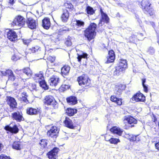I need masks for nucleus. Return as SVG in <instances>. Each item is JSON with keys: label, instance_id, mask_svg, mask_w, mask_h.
<instances>
[{"label": "nucleus", "instance_id": "obj_51", "mask_svg": "<svg viewBox=\"0 0 159 159\" xmlns=\"http://www.w3.org/2000/svg\"><path fill=\"white\" fill-rule=\"evenodd\" d=\"M66 7L69 9H71L73 8V5L71 3H66L65 4Z\"/></svg>", "mask_w": 159, "mask_h": 159}, {"label": "nucleus", "instance_id": "obj_21", "mask_svg": "<svg viewBox=\"0 0 159 159\" xmlns=\"http://www.w3.org/2000/svg\"><path fill=\"white\" fill-rule=\"evenodd\" d=\"M125 88V86L121 84L116 85L115 91V93L117 95H120Z\"/></svg>", "mask_w": 159, "mask_h": 159}, {"label": "nucleus", "instance_id": "obj_64", "mask_svg": "<svg viewBox=\"0 0 159 159\" xmlns=\"http://www.w3.org/2000/svg\"><path fill=\"white\" fill-rule=\"evenodd\" d=\"M139 35L142 36H143V34L142 33H140L139 34Z\"/></svg>", "mask_w": 159, "mask_h": 159}, {"label": "nucleus", "instance_id": "obj_9", "mask_svg": "<svg viewBox=\"0 0 159 159\" xmlns=\"http://www.w3.org/2000/svg\"><path fill=\"white\" fill-rule=\"evenodd\" d=\"M58 150V148H55L52 150L48 152L47 155L49 159H56Z\"/></svg>", "mask_w": 159, "mask_h": 159}, {"label": "nucleus", "instance_id": "obj_45", "mask_svg": "<svg viewBox=\"0 0 159 159\" xmlns=\"http://www.w3.org/2000/svg\"><path fill=\"white\" fill-rule=\"evenodd\" d=\"M40 144L42 147H45L47 146V143L45 140L42 139L41 140Z\"/></svg>", "mask_w": 159, "mask_h": 159}, {"label": "nucleus", "instance_id": "obj_1", "mask_svg": "<svg viewBox=\"0 0 159 159\" xmlns=\"http://www.w3.org/2000/svg\"><path fill=\"white\" fill-rule=\"evenodd\" d=\"M97 25L94 23H91L89 27L84 31V35L90 41L93 39L96 35L95 31Z\"/></svg>", "mask_w": 159, "mask_h": 159}, {"label": "nucleus", "instance_id": "obj_40", "mask_svg": "<svg viewBox=\"0 0 159 159\" xmlns=\"http://www.w3.org/2000/svg\"><path fill=\"white\" fill-rule=\"evenodd\" d=\"M88 54L86 53H83L82 54L79 55L78 54V56L77 57L78 60L79 62L81 61V60L82 58L87 59V57Z\"/></svg>", "mask_w": 159, "mask_h": 159}, {"label": "nucleus", "instance_id": "obj_33", "mask_svg": "<svg viewBox=\"0 0 159 159\" xmlns=\"http://www.w3.org/2000/svg\"><path fill=\"white\" fill-rule=\"evenodd\" d=\"M29 50V52L30 53L37 52L40 51V48L39 46H36L30 48Z\"/></svg>", "mask_w": 159, "mask_h": 159}, {"label": "nucleus", "instance_id": "obj_11", "mask_svg": "<svg viewBox=\"0 0 159 159\" xmlns=\"http://www.w3.org/2000/svg\"><path fill=\"white\" fill-rule=\"evenodd\" d=\"M7 38L11 41H15L17 40V35L15 32L13 30H10L7 33Z\"/></svg>", "mask_w": 159, "mask_h": 159}, {"label": "nucleus", "instance_id": "obj_23", "mask_svg": "<svg viewBox=\"0 0 159 159\" xmlns=\"http://www.w3.org/2000/svg\"><path fill=\"white\" fill-rule=\"evenodd\" d=\"M64 122L66 127L71 129L74 128L75 126L73 125V122L70 118L66 117Z\"/></svg>", "mask_w": 159, "mask_h": 159}, {"label": "nucleus", "instance_id": "obj_4", "mask_svg": "<svg viewBox=\"0 0 159 159\" xmlns=\"http://www.w3.org/2000/svg\"><path fill=\"white\" fill-rule=\"evenodd\" d=\"M151 4L148 0H143L142 2V8L144 12L146 14H148L150 16L153 15L154 11L151 7Z\"/></svg>", "mask_w": 159, "mask_h": 159}, {"label": "nucleus", "instance_id": "obj_39", "mask_svg": "<svg viewBox=\"0 0 159 159\" xmlns=\"http://www.w3.org/2000/svg\"><path fill=\"white\" fill-rule=\"evenodd\" d=\"M25 79H22L21 78H19L18 80V83H14V85L15 86H16L19 85L20 84H24L25 83Z\"/></svg>", "mask_w": 159, "mask_h": 159}, {"label": "nucleus", "instance_id": "obj_56", "mask_svg": "<svg viewBox=\"0 0 159 159\" xmlns=\"http://www.w3.org/2000/svg\"><path fill=\"white\" fill-rule=\"evenodd\" d=\"M16 0H9V2L10 4L12 5L14 3Z\"/></svg>", "mask_w": 159, "mask_h": 159}, {"label": "nucleus", "instance_id": "obj_35", "mask_svg": "<svg viewBox=\"0 0 159 159\" xmlns=\"http://www.w3.org/2000/svg\"><path fill=\"white\" fill-rule=\"evenodd\" d=\"M12 147L16 150H20L21 148L20 142L19 141L15 142L12 145Z\"/></svg>", "mask_w": 159, "mask_h": 159}, {"label": "nucleus", "instance_id": "obj_26", "mask_svg": "<svg viewBox=\"0 0 159 159\" xmlns=\"http://www.w3.org/2000/svg\"><path fill=\"white\" fill-rule=\"evenodd\" d=\"M67 102L69 104L74 105L77 102V100L76 97L70 96L66 99Z\"/></svg>", "mask_w": 159, "mask_h": 159}, {"label": "nucleus", "instance_id": "obj_61", "mask_svg": "<svg viewBox=\"0 0 159 159\" xmlns=\"http://www.w3.org/2000/svg\"><path fill=\"white\" fill-rule=\"evenodd\" d=\"M150 24L152 25V27L154 28L155 26V24L153 22H150Z\"/></svg>", "mask_w": 159, "mask_h": 159}, {"label": "nucleus", "instance_id": "obj_18", "mask_svg": "<svg viewBox=\"0 0 159 159\" xmlns=\"http://www.w3.org/2000/svg\"><path fill=\"white\" fill-rule=\"evenodd\" d=\"M4 129L7 130L10 132L11 133L16 134L18 132L19 129L16 125H14L13 127H11L9 125L6 126Z\"/></svg>", "mask_w": 159, "mask_h": 159}, {"label": "nucleus", "instance_id": "obj_49", "mask_svg": "<svg viewBox=\"0 0 159 159\" xmlns=\"http://www.w3.org/2000/svg\"><path fill=\"white\" fill-rule=\"evenodd\" d=\"M22 41L24 43L25 45H28L29 43H30L31 41V40L30 39H22Z\"/></svg>", "mask_w": 159, "mask_h": 159}, {"label": "nucleus", "instance_id": "obj_32", "mask_svg": "<svg viewBox=\"0 0 159 159\" xmlns=\"http://www.w3.org/2000/svg\"><path fill=\"white\" fill-rule=\"evenodd\" d=\"M101 13L102 14V21L107 23L109 20V18L107 15L102 11Z\"/></svg>", "mask_w": 159, "mask_h": 159}, {"label": "nucleus", "instance_id": "obj_53", "mask_svg": "<svg viewBox=\"0 0 159 159\" xmlns=\"http://www.w3.org/2000/svg\"><path fill=\"white\" fill-rule=\"evenodd\" d=\"M155 146L156 149L159 151V140L155 143Z\"/></svg>", "mask_w": 159, "mask_h": 159}, {"label": "nucleus", "instance_id": "obj_42", "mask_svg": "<svg viewBox=\"0 0 159 159\" xmlns=\"http://www.w3.org/2000/svg\"><path fill=\"white\" fill-rule=\"evenodd\" d=\"M70 86L68 85L62 84L60 88L61 91H64L68 89Z\"/></svg>", "mask_w": 159, "mask_h": 159}, {"label": "nucleus", "instance_id": "obj_7", "mask_svg": "<svg viewBox=\"0 0 159 159\" xmlns=\"http://www.w3.org/2000/svg\"><path fill=\"white\" fill-rule=\"evenodd\" d=\"M123 122L125 124L128 123L129 124L133 125L136 124L137 121L136 119L131 116H126L123 118Z\"/></svg>", "mask_w": 159, "mask_h": 159}, {"label": "nucleus", "instance_id": "obj_36", "mask_svg": "<svg viewBox=\"0 0 159 159\" xmlns=\"http://www.w3.org/2000/svg\"><path fill=\"white\" fill-rule=\"evenodd\" d=\"M23 72L28 77H30L32 75V71L28 67L24 68L23 70Z\"/></svg>", "mask_w": 159, "mask_h": 159}, {"label": "nucleus", "instance_id": "obj_63", "mask_svg": "<svg viewBox=\"0 0 159 159\" xmlns=\"http://www.w3.org/2000/svg\"><path fill=\"white\" fill-rule=\"evenodd\" d=\"M2 144L0 143V151L1 150L2 148Z\"/></svg>", "mask_w": 159, "mask_h": 159}, {"label": "nucleus", "instance_id": "obj_54", "mask_svg": "<svg viewBox=\"0 0 159 159\" xmlns=\"http://www.w3.org/2000/svg\"><path fill=\"white\" fill-rule=\"evenodd\" d=\"M144 91L146 92L147 93L148 92V87L147 86H146V85H143Z\"/></svg>", "mask_w": 159, "mask_h": 159}, {"label": "nucleus", "instance_id": "obj_57", "mask_svg": "<svg viewBox=\"0 0 159 159\" xmlns=\"http://www.w3.org/2000/svg\"><path fill=\"white\" fill-rule=\"evenodd\" d=\"M130 126L128 125L127 124H125V125L124 126V129H128L129 128Z\"/></svg>", "mask_w": 159, "mask_h": 159}, {"label": "nucleus", "instance_id": "obj_41", "mask_svg": "<svg viewBox=\"0 0 159 159\" xmlns=\"http://www.w3.org/2000/svg\"><path fill=\"white\" fill-rule=\"evenodd\" d=\"M86 10L87 14L90 15L93 14L94 12V11L93 8L89 6L87 7Z\"/></svg>", "mask_w": 159, "mask_h": 159}, {"label": "nucleus", "instance_id": "obj_29", "mask_svg": "<svg viewBox=\"0 0 159 159\" xmlns=\"http://www.w3.org/2000/svg\"><path fill=\"white\" fill-rule=\"evenodd\" d=\"M77 112L76 109L72 108H68L66 111V113L69 116H72Z\"/></svg>", "mask_w": 159, "mask_h": 159}, {"label": "nucleus", "instance_id": "obj_10", "mask_svg": "<svg viewBox=\"0 0 159 159\" xmlns=\"http://www.w3.org/2000/svg\"><path fill=\"white\" fill-rule=\"evenodd\" d=\"M12 116L14 119L18 122L24 120L22 113L21 112L17 111L12 113Z\"/></svg>", "mask_w": 159, "mask_h": 159}, {"label": "nucleus", "instance_id": "obj_3", "mask_svg": "<svg viewBox=\"0 0 159 159\" xmlns=\"http://www.w3.org/2000/svg\"><path fill=\"white\" fill-rule=\"evenodd\" d=\"M127 66V64L126 60L122 59L119 63V65L115 67V70L114 72L115 75H119L121 72L125 70Z\"/></svg>", "mask_w": 159, "mask_h": 159}, {"label": "nucleus", "instance_id": "obj_60", "mask_svg": "<svg viewBox=\"0 0 159 159\" xmlns=\"http://www.w3.org/2000/svg\"><path fill=\"white\" fill-rule=\"evenodd\" d=\"M117 4L118 6H120L121 7H123L124 6V4L122 3H118Z\"/></svg>", "mask_w": 159, "mask_h": 159}, {"label": "nucleus", "instance_id": "obj_28", "mask_svg": "<svg viewBox=\"0 0 159 159\" xmlns=\"http://www.w3.org/2000/svg\"><path fill=\"white\" fill-rule=\"evenodd\" d=\"M70 67L69 66H65L61 68V72L62 74L66 75L69 72Z\"/></svg>", "mask_w": 159, "mask_h": 159}, {"label": "nucleus", "instance_id": "obj_24", "mask_svg": "<svg viewBox=\"0 0 159 159\" xmlns=\"http://www.w3.org/2000/svg\"><path fill=\"white\" fill-rule=\"evenodd\" d=\"M69 17V13L66 10H64L61 16V20L64 22H66Z\"/></svg>", "mask_w": 159, "mask_h": 159}, {"label": "nucleus", "instance_id": "obj_48", "mask_svg": "<svg viewBox=\"0 0 159 159\" xmlns=\"http://www.w3.org/2000/svg\"><path fill=\"white\" fill-rule=\"evenodd\" d=\"M48 60L50 61L51 62H53L55 60V57L54 56L52 57L51 56H49L48 57Z\"/></svg>", "mask_w": 159, "mask_h": 159}, {"label": "nucleus", "instance_id": "obj_19", "mask_svg": "<svg viewBox=\"0 0 159 159\" xmlns=\"http://www.w3.org/2000/svg\"><path fill=\"white\" fill-rule=\"evenodd\" d=\"M51 26L50 19L47 17L45 18L42 20V26L45 29L48 30Z\"/></svg>", "mask_w": 159, "mask_h": 159}, {"label": "nucleus", "instance_id": "obj_47", "mask_svg": "<svg viewBox=\"0 0 159 159\" xmlns=\"http://www.w3.org/2000/svg\"><path fill=\"white\" fill-rule=\"evenodd\" d=\"M112 136L108 134H106L105 136V139L106 141L110 142Z\"/></svg>", "mask_w": 159, "mask_h": 159}, {"label": "nucleus", "instance_id": "obj_55", "mask_svg": "<svg viewBox=\"0 0 159 159\" xmlns=\"http://www.w3.org/2000/svg\"><path fill=\"white\" fill-rule=\"evenodd\" d=\"M140 139L139 137H138V135H137L136 136L135 139L134 140V141H136V142H139L140 141Z\"/></svg>", "mask_w": 159, "mask_h": 159}, {"label": "nucleus", "instance_id": "obj_30", "mask_svg": "<svg viewBox=\"0 0 159 159\" xmlns=\"http://www.w3.org/2000/svg\"><path fill=\"white\" fill-rule=\"evenodd\" d=\"M38 83L40 86L43 88L45 89H48V86L44 80V79H43L42 80H40Z\"/></svg>", "mask_w": 159, "mask_h": 159}, {"label": "nucleus", "instance_id": "obj_62", "mask_svg": "<svg viewBox=\"0 0 159 159\" xmlns=\"http://www.w3.org/2000/svg\"><path fill=\"white\" fill-rule=\"evenodd\" d=\"M157 42L159 45V35L157 36Z\"/></svg>", "mask_w": 159, "mask_h": 159}, {"label": "nucleus", "instance_id": "obj_15", "mask_svg": "<svg viewBox=\"0 0 159 159\" xmlns=\"http://www.w3.org/2000/svg\"><path fill=\"white\" fill-rule=\"evenodd\" d=\"M58 132V129L56 126H53L52 127L51 129L48 131L47 133V134L51 137H55L57 134Z\"/></svg>", "mask_w": 159, "mask_h": 159}, {"label": "nucleus", "instance_id": "obj_22", "mask_svg": "<svg viewBox=\"0 0 159 159\" xmlns=\"http://www.w3.org/2000/svg\"><path fill=\"white\" fill-rule=\"evenodd\" d=\"M110 131L112 133L119 136L121 135L123 131L122 129L116 126L112 127Z\"/></svg>", "mask_w": 159, "mask_h": 159}, {"label": "nucleus", "instance_id": "obj_6", "mask_svg": "<svg viewBox=\"0 0 159 159\" xmlns=\"http://www.w3.org/2000/svg\"><path fill=\"white\" fill-rule=\"evenodd\" d=\"M0 75L3 76H8L9 80L14 81L15 79V77L13 72L11 70H0Z\"/></svg>", "mask_w": 159, "mask_h": 159}, {"label": "nucleus", "instance_id": "obj_14", "mask_svg": "<svg viewBox=\"0 0 159 159\" xmlns=\"http://www.w3.org/2000/svg\"><path fill=\"white\" fill-rule=\"evenodd\" d=\"M115 58V56L114 51L112 50L109 51L108 56L107 57V60L105 63H109L114 62Z\"/></svg>", "mask_w": 159, "mask_h": 159}, {"label": "nucleus", "instance_id": "obj_44", "mask_svg": "<svg viewBox=\"0 0 159 159\" xmlns=\"http://www.w3.org/2000/svg\"><path fill=\"white\" fill-rule=\"evenodd\" d=\"M147 52L150 54L152 55L154 53L155 50L152 47H150L148 49Z\"/></svg>", "mask_w": 159, "mask_h": 159}, {"label": "nucleus", "instance_id": "obj_13", "mask_svg": "<svg viewBox=\"0 0 159 159\" xmlns=\"http://www.w3.org/2000/svg\"><path fill=\"white\" fill-rule=\"evenodd\" d=\"M44 102L45 104L48 105H55L56 103L54 98L50 95L47 96L45 97Z\"/></svg>", "mask_w": 159, "mask_h": 159}, {"label": "nucleus", "instance_id": "obj_2", "mask_svg": "<svg viewBox=\"0 0 159 159\" xmlns=\"http://www.w3.org/2000/svg\"><path fill=\"white\" fill-rule=\"evenodd\" d=\"M25 19L21 16H16L11 23L12 26L15 29H18L25 26Z\"/></svg>", "mask_w": 159, "mask_h": 159}, {"label": "nucleus", "instance_id": "obj_52", "mask_svg": "<svg viewBox=\"0 0 159 159\" xmlns=\"http://www.w3.org/2000/svg\"><path fill=\"white\" fill-rule=\"evenodd\" d=\"M19 59V57H17L16 54H14L11 57V59L14 61H16Z\"/></svg>", "mask_w": 159, "mask_h": 159}, {"label": "nucleus", "instance_id": "obj_31", "mask_svg": "<svg viewBox=\"0 0 159 159\" xmlns=\"http://www.w3.org/2000/svg\"><path fill=\"white\" fill-rule=\"evenodd\" d=\"M136 136L128 133H126L125 137L128 139L130 141H134Z\"/></svg>", "mask_w": 159, "mask_h": 159}, {"label": "nucleus", "instance_id": "obj_50", "mask_svg": "<svg viewBox=\"0 0 159 159\" xmlns=\"http://www.w3.org/2000/svg\"><path fill=\"white\" fill-rule=\"evenodd\" d=\"M0 159H11L9 157H7L4 154H1L0 156Z\"/></svg>", "mask_w": 159, "mask_h": 159}, {"label": "nucleus", "instance_id": "obj_46", "mask_svg": "<svg viewBox=\"0 0 159 159\" xmlns=\"http://www.w3.org/2000/svg\"><path fill=\"white\" fill-rule=\"evenodd\" d=\"M29 88L31 91H32L33 90H35L36 89V85L35 84H30Z\"/></svg>", "mask_w": 159, "mask_h": 159}, {"label": "nucleus", "instance_id": "obj_8", "mask_svg": "<svg viewBox=\"0 0 159 159\" xmlns=\"http://www.w3.org/2000/svg\"><path fill=\"white\" fill-rule=\"evenodd\" d=\"M132 100L136 102H144L145 100V97L141 93H137L134 95Z\"/></svg>", "mask_w": 159, "mask_h": 159}, {"label": "nucleus", "instance_id": "obj_37", "mask_svg": "<svg viewBox=\"0 0 159 159\" xmlns=\"http://www.w3.org/2000/svg\"><path fill=\"white\" fill-rule=\"evenodd\" d=\"M120 141L119 139L115 138H114L112 136L111 139L109 142L111 144H116L120 142Z\"/></svg>", "mask_w": 159, "mask_h": 159}, {"label": "nucleus", "instance_id": "obj_25", "mask_svg": "<svg viewBox=\"0 0 159 159\" xmlns=\"http://www.w3.org/2000/svg\"><path fill=\"white\" fill-rule=\"evenodd\" d=\"M34 79L36 82L38 83L40 80L44 79L43 73L42 71H40L39 73L35 75Z\"/></svg>", "mask_w": 159, "mask_h": 159}, {"label": "nucleus", "instance_id": "obj_27", "mask_svg": "<svg viewBox=\"0 0 159 159\" xmlns=\"http://www.w3.org/2000/svg\"><path fill=\"white\" fill-rule=\"evenodd\" d=\"M111 100L113 102L116 103L118 105H121L122 104L121 99L117 98L115 95L111 96Z\"/></svg>", "mask_w": 159, "mask_h": 159}, {"label": "nucleus", "instance_id": "obj_38", "mask_svg": "<svg viewBox=\"0 0 159 159\" xmlns=\"http://www.w3.org/2000/svg\"><path fill=\"white\" fill-rule=\"evenodd\" d=\"M22 97L21 98L22 100L25 103H27L28 102V101L27 100V95L26 92H23L22 93Z\"/></svg>", "mask_w": 159, "mask_h": 159}, {"label": "nucleus", "instance_id": "obj_17", "mask_svg": "<svg viewBox=\"0 0 159 159\" xmlns=\"http://www.w3.org/2000/svg\"><path fill=\"white\" fill-rule=\"evenodd\" d=\"M26 113L30 115H37L40 113V110L38 108L35 109L32 107H29L26 109Z\"/></svg>", "mask_w": 159, "mask_h": 159}, {"label": "nucleus", "instance_id": "obj_58", "mask_svg": "<svg viewBox=\"0 0 159 159\" xmlns=\"http://www.w3.org/2000/svg\"><path fill=\"white\" fill-rule=\"evenodd\" d=\"M53 71V70L52 69L50 68L47 71V72L49 71L52 72Z\"/></svg>", "mask_w": 159, "mask_h": 159}, {"label": "nucleus", "instance_id": "obj_59", "mask_svg": "<svg viewBox=\"0 0 159 159\" xmlns=\"http://www.w3.org/2000/svg\"><path fill=\"white\" fill-rule=\"evenodd\" d=\"M146 81V79H143L142 80V85H144V83Z\"/></svg>", "mask_w": 159, "mask_h": 159}, {"label": "nucleus", "instance_id": "obj_5", "mask_svg": "<svg viewBox=\"0 0 159 159\" xmlns=\"http://www.w3.org/2000/svg\"><path fill=\"white\" fill-rule=\"evenodd\" d=\"M77 80L79 85L81 86H89L90 84V80L86 75H83L79 77Z\"/></svg>", "mask_w": 159, "mask_h": 159}, {"label": "nucleus", "instance_id": "obj_12", "mask_svg": "<svg viewBox=\"0 0 159 159\" xmlns=\"http://www.w3.org/2000/svg\"><path fill=\"white\" fill-rule=\"evenodd\" d=\"M7 101L11 108L14 109L16 107L17 104L14 98L10 96L7 97Z\"/></svg>", "mask_w": 159, "mask_h": 159}, {"label": "nucleus", "instance_id": "obj_43", "mask_svg": "<svg viewBox=\"0 0 159 159\" xmlns=\"http://www.w3.org/2000/svg\"><path fill=\"white\" fill-rule=\"evenodd\" d=\"M76 25L78 26V27H81L84 26V23L83 21L78 20H76Z\"/></svg>", "mask_w": 159, "mask_h": 159}, {"label": "nucleus", "instance_id": "obj_16", "mask_svg": "<svg viewBox=\"0 0 159 159\" xmlns=\"http://www.w3.org/2000/svg\"><path fill=\"white\" fill-rule=\"evenodd\" d=\"M26 23L29 28L31 29L36 28V23L35 20L31 18H29L26 21Z\"/></svg>", "mask_w": 159, "mask_h": 159}, {"label": "nucleus", "instance_id": "obj_34", "mask_svg": "<svg viewBox=\"0 0 159 159\" xmlns=\"http://www.w3.org/2000/svg\"><path fill=\"white\" fill-rule=\"evenodd\" d=\"M72 38L70 36H68L66 39L65 44L67 46H70L72 45Z\"/></svg>", "mask_w": 159, "mask_h": 159}, {"label": "nucleus", "instance_id": "obj_20", "mask_svg": "<svg viewBox=\"0 0 159 159\" xmlns=\"http://www.w3.org/2000/svg\"><path fill=\"white\" fill-rule=\"evenodd\" d=\"M48 81L51 86H55L59 82V78L57 76H54L51 78Z\"/></svg>", "mask_w": 159, "mask_h": 159}]
</instances>
